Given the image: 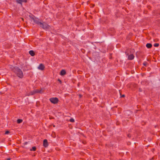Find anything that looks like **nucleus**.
<instances>
[{"instance_id": "obj_25", "label": "nucleus", "mask_w": 160, "mask_h": 160, "mask_svg": "<svg viewBox=\"0 0 160 160\" xmlns=\"http://www.w3.org/2000/svg\"><path fill=\"white\" fill-rule=\"evenodd\" d=\"M28 143V142H25L24 143V145H26Z\"/></svg>"}, {"instance_id": "obj_24", "label": "nucleus", "mask_w": 160, "mask_h": 160, "mask_svg": "<svg viewBox=\"0 0 160 160\" xmlns=\"http://www.w3.org/2000/svg\"><path fill=\"white\" fill-rule=\"evenodd\" d=\"M79 96L80 98H81L82 97V95L81 94H79Z\"/></svg>"}, {"instance_id": "obj_4", "label": "nucleus", "mask_w": 160, "mask_h": 160, "mask_svg": "<svg viewBox=\"0 0 160 160\" xmlns=\"http://www.w3.org/2000/svg\"><path fill=\"white\" fill-rule=\"evenodd\" d=\"M49 100L52 103L54 104L57 103L59 101V100L57 98H50L49 99Z\"/></svg>"}, {"instance_id": "obj_14", "label": "nucleus", "mask_w": 160, "mask_h": 160, "mask_svg": "<svg viewBox=\"0 0 160 160\" xmlns=\"http://www.w3.org/2000/svg\"><path fill=\"white\" fill-rule=\"evenodd\" d=\"M22 122V120L21 119H18L17 120V122L18 123H20Z\"/></svg>"}, {"instance_id": "obj_8", "label": "nucleus", "mask_w": 160, "mask_h": 160, "mask_svg": "<svg viewBox=\"0 0 160 160\" xmlns=\"http://www.w3.org/2000/svg\"><path fill=\"white\" fill-rule=\"evenodd\" d=\"M27 0H16V2L17 3L22 4V2H27Z\"/></svg>"}, {"instance_id": "obj_21", "label": "nucleus", "mask_w": 160, "mask_h": 160, "mask_svg": "<svg viewBox=\"0 0 160 160\" xmlns=\"http://www.w3.org/2000/svg\"><path fill=\"white\" fill-rule=\"evenodd\" d=\"M128 137L129 138H130L131 137V135L130 134H128Z\"/></svg>"}, {"instance_id": "obj_18", "label": "nucleus", "mask_w": 160, "mask_h": 160, "mask_svg": "<svg viewBox=\"0 0 160 160\" xmlns=\"http://www.w3.org/2000/svg\"><path fill=\"white\" fill-rule=\"evenodd\" d=\"M69 121L71 122H74V119L72 118H71L70 119Z\"/></svg>"}, {"instance_id": "obj_13", "label": "nucleus", "mask_w": 160, "mask_h": 160, "mask_svg": "<svg viewBox=\"0 0 160 160\" xmlns=\"http://www.w3.org/2000/svg\"><path fill=\"white\" fill-rule=\"evenodd\" d=\"M36 150V148L35 147H33L30 149L31 151H35Z\"/></svg>"}, {"instance_id": "obj_3", "label": "nucleus", "mask_w": 160, "mask_h": 160, "mask_svg": "<svg viewBox=\"0 0 160 160\" xmlns=\"http://www.w3.org/2000/svg\"><path fill=\"white\" fill-rule=\"evenodd\" d=\"M40 27L42 28L43 29H46L49 28V26L46 23V22H43V23L41 22V24H40Z\"/></svg>"}, {"instance_id": "obj_10", "label": "nucleus", "mask_w": 160, "mask_h": 160, "mask_svg": "<svg viewBox=\"0 0 160 160\" xmlns=\"http://www.w3.org/2000/svg\"><path fill=\"white\" fill-rule=\"evenodd\" d=\"M66 74V72L65 70L64 69L62 70L60 72V75L61 76H64Z\"/></svg>"}, {"instance_id": "obj_7", "label": "nucleus", "mask_w": 160, "mask_h": 160, "mask_svg": "<svg viewBox=\"0 0 160 160\" xmlns=\"http://www.w3.org/2000/svg\"><path fill=\"white\" fill-rule=\"evenodd\" d=\"M44 68H45V66H44V65L42 63L40 64V65H39V66H38V68L40 70H43L44 69Z\"/></svg>"}, {"instance_id": "obj_9", "label": "nucleus", "mask_w": 160, "mask_h": 160, "mask_svg": "<svg viewBox=\"0 0 160 160\" xmlns=\"http://www.w3.org/2000/svg\"><path fill=\"white\" fill-rule=\"evenodd\" d=\"M134 56L132 54H131L128 55V59L129 60H132L134 59Z\"/></svg>"}, {"instance_id": "obj_1", "label": "nucleus", "mask_w": 160, "mask_h": 160, "mask_svg": "<svg viewBox=\"0 0 160 160\" xmlns=\"http://www.w3.org/2000/svg\"><path fill=\"white\" fill-rule=\"evenodd\" d=\"M9 68L17 76L20 78H23L24 75L22 70L18 66L9 65Z\"/></svg>"}, {"instance_id": "obj_27", "label": "nucleus", "mask_w": 160, "mask_h": 160, "mask_svg": "<svg viewBox=\"0 0 160 160\" xmlns=\"http://www.w3.org/2000/svg\"><path fill=\"white\" fill-rule=\"evenodd\" d=\"M53 126V127H55V126L54 125Z\"/></svg>"}, {"instance_id": "obj_22", "label": "nucleus", "mask_w": 160, "mask_h": 160, "mask_svg": "<svg viewBox=\"0 0 160 160\" xmlns=\"http://www.w3.org/2000/svg\"><path fill=\"white\" fill-rule=\"evenodd\" d=\"M58 81H59V82L60 83H62V81H61V80L60 79H58Z\"/></svg>"}, {"instance_id": "obj_23", "label": "nucleus", "mask_w": 160, "mask_h": 160, "mask_svg": "<svg viewBox=\"0 0 160 160\" xmlns=\"http://www.w3.org/2000/svg\"><path fill=\"white\" fill-rule=\"evenodd\" d=\"M125 97V95L124 94H123L121 96V97L122 98H124Z\"/></svg>"}, {"instance_id": "obj_20", "label": "nucleus", "mask_w": 160, "mask_h": 160, "mask_svg": "<svg viewBox=\"0 0 160 160\" xmlns=\"http://www.w3.org/2000/svg\"><path fill=\"white\" fill-rule=\"evenodd\" d=\"M30 95H31L30 92L26 94V96H30Z\"/></svg>"}, {"instance_id": "obj_11", "label": "nucleus", "mask_w": 160, "mask_h": 160, "mask_svg": "<svg viewBox=\"0 0 160 160\" xmlns=\"http://www.w3.org/2000/svg\"><path fill=\"white\" fill-rule=\"evenodd\" d=\"M29 54L32 56H34L35 55L34 51L33 50H30L29 52Z\"/></svg>"}, {"instance_id": "obj_16", "label": "nucleus", "mask_w": 160, "mask_h": 160, "mask_svg": "<svg viewBox=\"0 0 160 160\" xmlns=\"http://www.w3.org/2000/svg\"><path fill=\"white\" fill-rule=\"evenodd\" d=\"M159 44L158 43H155L154 44V46L155 47H158L159 46Z\"/></svg>"}, {"instance_id": "obj_12", "label": "nucleus", "mask_w": 160, "mask_h": 160, "mask_svg": "<svg viewBox=\"0 0 160 160\" xmlns=\"http://www.w3.org/2000/svg\"><path fill=\"white\" fill-rule=\"evenodd\" d=\"M146 47L148 48H150L152 47V45L150 43H148L146 45Z\"/></svg>"}, {"instance_id": "obj_6", "label": "nucleus", "mask_w": 160, "mask_h": 160, "mask_svg": "<svg viewBox=\"0 0 160 160\" xmlns=\"http://www.w3.org/2000/svg\"><path fill=\"white\" fill-rule=\"evenodd\" d=\"M48 143L47 139H45L43 140V145L44 147L47 148L48 146Z\"/></svg>"}, {"instance_id": "obj_26", "label": "nucleus", "mask_w": 160, "mask_h": 160, "mask_svg": "<svg viewBox=\"0 0 160 160\" xmlns=\"http://www.w3.org/2000/svg\"><path fill=\"white\" fill-rule=\"evenodd\" d=\"M10 158H8L7 159V160H10Z\"/></svg>"}, {"instance_id": "obj_5", "label": "nucleus", "mask_w": 160, "mask_h": 160, "mask_svg": "<svg viewBox=\"0 0 160 160\" xmlns=\"http://www.w3.org/2000/svg\"><path fill=\"white\" fill-rule=\"evenodd\" d=\"M44 88H41V90H39V89H36L34 90L35 91V94L36 93H42L43 92H44V90H43V91H42V90H43Z\"/></svg>"}, {"instance_id": "obj_19", "label": "nucleus", "mask_w": 160, "mask_h": 160, "mask_svg": "<svg viewBox=\"0 0 160 160\" xmlns=\"http://www.w3.org/2000/svg\"><path fill=\"white\" fill-rule=\"evenodd\" d=\"M9 132H9V131H6V132H5V134H8L9 133Z\"/></svg>"}, {"instance_id": "obj_15", "label": "nucleus", "mask_w": 160, "mask_h": 160, "mask_svg": "<svg viewBox=\"0 0 160 160\" xmlns=\"http://www.w3.org/2000/svg\"><path fill=\"white\" fill-rule=\"evenodd\" d=\"M30 93L31 95H34V94H35L34 90H33V91H31L30 92Z\"/></svg>"}, {"instance_id": "obj_2", "label": "nucleus", "mask_w": 160, "mask_h": 160, "mask_svg": "<svg viewBox=\"0 0 160 160\" xmlns=\"http://www.w3.org/2000/svg\"><path fill=\"white\" fill-rule=\"evenodd\" d=\"M30 18L32 20H33L34 22L38 25H39L40 24H41V22H40L39 21V19L35 17V16L33 15H30L29 16Z\"/></svg>"}, {"instance_id": "obj_17", "label": "nucleus", "mask_w": 160, "mask_h": 160, "mask_svg": "<svg viewBox=\"0 0 160 160\" xmlns=\"http://www.w3.org/2000/svg\"><path fill=\"white\" fill-rule=\"evenodd\" d=\"M147 62H144L143 63V66H145L146 67L147 65Z\"/></svg>"}]
</instances>
